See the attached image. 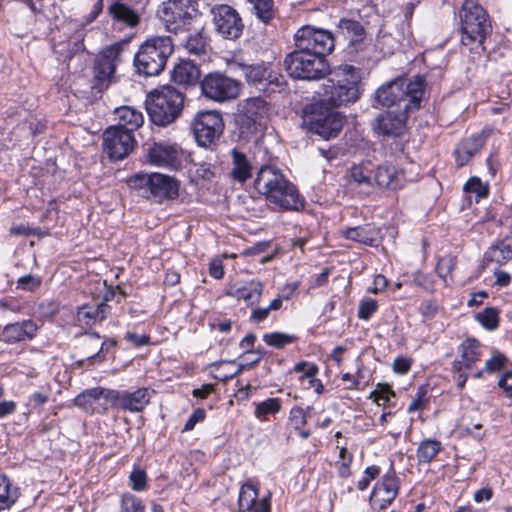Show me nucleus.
Here are the masks:
<instances>
[{
  "label": "nucleus",
  "mask_w": 512,
  "mask_h": 512,
  "mask_svg": "<svg viewBox=\"0 0 512 512\" xmlns=\"http://www.w3.org/2000/svg\"><path fill=\"white\" fill-rule=\"evenodd\" d=\"M325 78V83L316 91L317 102L337 108L355 103L360 98L361 73L358 68L339 65L331 68Z\"/></svg>",
  "instance_id": "obj_1"
},
{
  "label": "nucleus",
  "mask_w": 512,
  "mask_h": 512,
  "mask_svg": "<svg viewBox=\"0 0 512 512\" xmlns=\"http://www.w3.org/2000/svg\"><path fill=\"white\" fill-rule=\"evenodd\" d=\"M424 79L415 76L412 80L398 77L381 85L375 91V102L396 110H418L424 93Z\"/></svg>",
  "instance_id": "obj_2"
},
{
  "label": "nucleus",
  "mask_w": 512,
  "mask_h": 512,
  "mask_svg": "<svg viewBox=\"0 0 512 512\" xmlns=\"http://www.w3.org/2000/svg\"><path fill=\"white\" fill-rule=\"evenodd\" d=\"M183 105V93L170 85L151 92L146 100L150 120L158 126H167L174 122L181 114Z\"/></svg>",
  "instance_id": "obj_3"
},
{
  "label": "nucleus",
  "mask_w": 512,
  "mask_h": 512,
  "mask_svg": "<svg viewBox=\"0 0 512 512\" xmlns=\"http://www.w3.org/2000/svg\"><path fill=\"white\" fill-rule=\"evenodd\" d=\"M173 50L174 45L169 36H155L147 39L134 57L137 72L146 77L160 74Z\"/></svg>",
  "instance_id": "obj_4"
},
{
  "label": "nucleus",
  "mask_w": 512,
  "mask_h": 512,
  "mask_svg": "<svg viewBox=\"0 0 512 512\" xmlns=\"http://www.w3.org/2000/svg\"><path fill=\"white\" fill-rule=\"evenodd\" d=\"M461 42L465 46H480L491 29L485 10L473 0H465L460 10Z\"/></svg>",
  "instance_id": "obj_5"
},
{
  "label": "nucleus",
  "mask_w": 512,
  "mask_h": 512,
  "mask_svg": "<svg viewBox=\"0 0 512 512\" xmlns=\"http://www.w3.org/2000/svg\"><path fill=\"white\" fill-rule=\"evenodd\" d=\"M133 188L143 190L147 198L161 203L164 200H174L179 196V182L174 177L162 174H137L130 179Z\"/></svg>",
  "instance_id": "obj_6"
},
{
  "label": "nucleus",
  "mask_w": 512,
  "mask_h": 512,
  "mask_svg": "<svg viewBox=\"0 0 512 512\" xmlns=\"http://www.w3.org/2000/svg\"><path fill=\"white\" fill-rule=\"evenodd\" d=\"M304 123L311 132L329 140L338 136L344 126L345 116L335 107L316 101L310 113L306 115Z\"/></svg>",
  "instance_id": "obj_7"
},
{
  "label": "nucleus",
  "mask_w": 512,
  "mask_h": 512,
  "mask_svg": "<svg viewBox=\"0 0 512 512\" xmlns=\"http://www.w3.org/2000/svg\"><path fill=\"white\" fill-rule=\"evenodd\" d=\"M255 186L275 208L288 209V183L280 171L269 166L262 167Z\"/></svg>",
  "instance_id": "obj_8"
},
{
  "label": "nucleus",
  "mask_w": 512,
  "mask_h": 512,
  "mask_svg": "<svg viewBox=\"0 0 512 512\" xmlns=\"http://www.w3.org/2000/svg\"><path fill=\"white\" fill-rule=\"evenodd\" d=\"M327 53H290V76L304 80L325 78L331 69L325 58Z\"/></svg>",
  "instance_id": "obj_9"
},
{
  "label": "nucleus",
  "mask_w": 512,
  "mask_h": 512,
  "mask_svg": "<svg viewBox=\"0 0 512 512\" xmlns=\"http://www.w3.org/2000/svg\"><path fill=\"white\" fill-rule=\"evenodd\" d=\"M159 18L166 30L177 34L187 29L197 9L192 0H168L158 11Z\"/></svg>",
  "instance_id": "obj_10"
},
{
  "label": "nucleus",
  "mask_w": 512,
  "mask_h": 512,
  "mask_svg": "<svg viewBox=\"0 0 512 512\" xmlns=\"http://www.w3.org/2000/svg\"><path fill=\"white\" fill-rule=\"evenodd\" d=\"M295 49L290 53L332 52L335 41L331 32L303 26L294 34Z\"/></svg>",
  "instance_id": "obj_11"
},
{
  "label": "nucleus",
  "mask_w": 512,
  "mask_h": 512,
  "mask_svg": "<svg viewBox=\"0 0 512 512\" xmlns=\"http://www.w3.org/2000/svg\"><path fill=\"white\" fill-rule=\"evenodd\" d=\"M192 129L197 143L202 147H209L223 133L224 122L218 111H201L195 116Z\"/></svg>",
  "instance_id": "obj_12"
},
{
  "label": "nucleus",
  "mask_w": 512,
  "mask_h": 512,
  "mask_svg": "<svg viewBox=\"0 0 512 512\" xmlns=\"http://www.w3.org/2000/svg\"><path fill=\"white\" fill-rule=\"evenodd\" d=\"M241 83L222 73H209L201 82L202 94L216 102H225L239 96Z\"/></svg>",
  "instance_id": "obj_13"
},
{
  "label": "nucleus",
  "mask_w": 512,
  "mask_h": 512,
  "mask_svg": "<svg viewBox=\"0 0 512 512\" xmlns=\"http://www.w3.org/2000/svg\"><path fill=\"white\" fill-rule=\"evenodd\" d=\"M240 67L246 81L265 93L273 94L280 92L281 87L285 84L283 76L264 63L243 64Z\"/></svg>",
  "instance_id": "obj_14"
},
{
  "label": "nucleus",
  "mask_w": 512,
  "mask_h": 512,
  "mask_svg": "<svg viewBox=\"0 0 512 512\" xmlns=\"http://www.w3.org/2000/svg\"><path fill=\"white\" fill-rule=\"evenodd\" d=\"M211 14L217 33L223 38L235 40L242 35L244 23L235 8L227 4H218L211 8Z\"/></svg>",
  "instance_id": "obj_15"
},
{
  "label": "nucleus",
  "mask_w": 512,
  "mask_h": 512,
  "mask_svg": "<svg viewBox=\"0 0 512 512\" xmlns=\"http://www.w3.org/2000/svg\"><path fill=\"white\" fill-rule=\"evenodd\" d=\"M124 42H116L104 48L95 59L94 78L98 88H107L110 84L117 64L120 62L121 53L125 47Z\"/></svg>",
  "instance_id": "obj_16"
},
{
  "label": "nucleus",
  "mask_w": 512,
  "mask_h": 512,
  "mask_svg": "<svg viewBox=\"0 0 512 512\" xmlns=\"http://www.w3.org/2000/svg\"><path fill=\"white\" fill-rule=\"evenodd\" d=\"M134 144L133 134L119 127L111 126L103 134L104 150L113 160H122L127 157L133 150Z\"/></svg>",
  "instance_id": "obj_17"
},
{
  "label": "nucleus",
  "mask_w": 512,
  "mask_h": 512,
  "mask_svg": "<svg viewBox=\"0 0 512 512\" xmlns=\"http://www.w3.org/2000/svg\"><path fill=\"white\" fill-rule=\"evenodd\" d=\"M461 359L453 362V371L459 389L465 386L468 372L480 361V343L476 339H466L459 347Z\"/></svg>",
  "instance_id": "obj_18"
},
{
  "label": "nucleus",
  "mask_w": 512,
  "mask_h": 512,
  "mask_svg": "<svg viewBox=\"0 0 512 512\" xmlns=\"http://www.w3.org/2000/svg\"><path fill=\"white\" fill-rule=\"evenodd\" d=\"M146 146V156L150 164L164 168L180 166L181 150L178 145L163 141L146 144Z\"/></svg>",
  "instance_id": "obj_19"
},
{
  "label": "nucleus",
  "mask_w": 512,
  "mask_h": 512,
  "mask_svg": "<svg viewBox=\"0 0 512 512\" xmlns=\"http://www.w3.org/2000/svg\"><path fill=\"white\" fill-rule=\"evenodd\" d=\"M414 110H389L381 113L375 119L373 126L378 134L385 136H400L406 130L408 114Z\"/></svg>",
  "instance_id": "obj_20"
},
{
  "label": "nucleus",
  "mask_w": 512,
  "mask_h": 512,
  "mask_svg": "<svg viewBox=\"0 0 512 512\" xmlns=\"http://www.w3.org/2000/svg\"><path fill=\"white\" fill-rule=\"evenodd\" d=\"M398 494L397 479L394 474L385 475L373 488L370 503L373 507L383 509L389 505Z\"/></svg>",
  "instance_id": "obj_21"
},
{
  "label": "nucleus",
  "mask_w": 512,
  "mask_h": 512,
  "mask_svg": "<svg viewBox=\"0 0 512 512\" xmlns=\"http://www.w3.org/2000/svg\"><path fill=\"white\" fill-rule=\"evenodd\" d=\"M266 112V102L262 98H248L238 105V121L241 125L250 128L259 124Z\"/></svg>",
  "instance_id": "obj_22"
},
{
  "label": "nucleus",
  "mask_w": 512,
  "mask_h": 512,
  "mask_svg": "<svg viewBox=\"0 0 512 512\" xmlns=\"http://www.w3.org/2000/svg\"><path fill=\"white\" fill-rule=\"evenodd\" d=\"M374 181L380 189L389 191L402 189L406 183L404 171L388 164L377 167Z\"/></svg>",
  "instance_id": "obj_23"
},
{
  "label": "nucleus",
  "mask_w": 512,
  "mask_h": 512,
  "mask_svg": "<svg viewBox=\"0 0 512 512\" xmlns=\"http://www.w3.org/2000/svg\"><path fill=\"white\" fill-rule=\"evenodd\" d=\"M488 134L482 131L463 139L455 149L456 163L459 167L464 166L484 146Z\"/></svg>",
  "instance_id": "obj_24"
},
{
  "label": "nucleus",
  "mask_w": 512,
  "mask_h": 512,
  "mask_svg": "<svg viewBox=\"0 0 512 512\" xmlns=\"http://www.w3.org/2000/svg\"><path fill=\"white\" fill-rule=\"evenodd\" d=\"M263 284L258 280H250L246 282H239L231 285L227 291L226 295L234 297L238 300H243L246 303L253 305L258 303L262 292H263Z\"/></svg>",
  "instance_id": "obj_25"
},
{
  "label": "nucleus",
  "mask_w": 512,
  "mask_h": 512,
  "mask_svg": "<svg viewBox=\"0 0 512 512\" xmlns=\"http://www.w3.org/2000/svg\"><path fill=\"white\" fill-rule=\"evenodd\" d=\"M37 325L32 320H24L7 324L1 333L2 340L7 343H16L25 340H31L37 332Z\"/></svg>",
  "instance_id": "obj_26"
},
{
  "label": "nucleus",
  "mask_w": 512,
  "mask_h": 512,
  "mask_svg": "<svg viewBox=\"0 0 512 512\" xmlns=\"http://www.w3.org/2000/svg\"><path fill=\"white\" fill-rule=\"evenodd\" d=\"M114 114L117 120V125L114 127H119L131 134L144 123L142 112L130 106L116 108Z\"/></svg>",
  "instance_id": "obj_27"
},
{
  "label": "nucleus",
  "mask_w": 512,
  "mask_h": 512,
  "mask_svg": "<svg viewBox=\"0 0 512 512\" xmlns=\"http://www.w3.org/2000/svg\"><path fill=\"white\" fill-rule=\"evenodd\" d=\"M154 391L149 388H138L133 392L123 391L121 409L129 412H141L150 403Z\"/></svg>",
  "instance_id": "obj_28"
},
{
  "label": "nucleus",
  "mask_w": 512,
  "mask_h": 512,
  "mask_svg": "<svg viewBox=\"0 0 512 512\" xmlns=\"http://www.w3.org/2000/svg\"><path fill=\"white\" fill-rule=\"evenodd\" d=\"M106 301H108V297H105L101 303L85 304L79 307L77 311L78 321L85 325H92L106 319L111 313V307Z\"/></svg>",
  "instance_id": "obj_29"
},
{
  "label": "nucleus",
  "mask_w": 512,
  "mask_h": 512,
  "mask_svg": "<svg viewBox=\"0 0 512 512\" xmlns=\"http://www.w3.org/2000/svg\"><path fill=\"white\" fill-rule=\"evenodd\" d=\"M512 259V237L507 236L496 241L484 254V263H496L501 266Z\"/></svg>",
  "instance_id": "obj_30"
},
{
  "label": "nucleus",
  "mask_w": 512,
  "mask_h": 512,
  "mask_svg": "<svg viewBox=\"0 0 512 512\" xmlns=\"http://www.w3.org/2000/svg\"><path fill=\"white\" fill-rule=\"evenodd\" d=\"M231 170L230 177L239 183L246 182L252 176V164L247 156L237 149L231 151Z\"/></svg>",
  "instance_id": "obj_31"
},
{
  "label": "nucleus",
  "mask_w": 512,
  "mask_h": 512,
  "mask_svg": "<svg viewBox=\"0 0 512 512\" xmlns=\"http://www.w3.org/2000/svg\"><path fill=\"white\" fill-rule=\"evenodd\" d=\"M200 77L199 68L191 61H181L172 71V80L180 85H191Z\"/></svg>",
  "instance_id": "obj_32"
},
{
  "label": "nucleus",
  "mask_w": 512,
  "mask_h": 512,
  "mask_svg": "<svg viewBox=\"0 0 512 512\" xmlns=\"http://www.w3.org/2000/svg\"><path fill=\"white\" fill-rule=\"evenodd\" d=\"M108 13L115 21L124 23L129 27H135L139 23V15L131 7L127 6L120 0L114 1L108 7Z\"/></svg>",
  "instance_id": "obj_33"
},
{
  "label": "nucleus",
  "mask_w": 512,
  "mask_h": 512,
  "mask_svg": "<svg viewBox=\"0 0 512 512\" xmlns=\"http://www.w3.org/2000/svg\"><path fill=\"white\" fill-rule=\"evenodd\" d=\"M376 231L371 225L350 227L342 231V236L364 245L372 246L376 240Z\"/></svg>",
  "instance_id": "obj_34"
},
{
  "label": "nucleus",
  "mask_w": 512,
  "mask_h": 512,
  "mask_svg": "<svg viewBox=\"0 0 512 512\" xmlns=\"http://www.w3.org/2000/svg\"><path fill=\"white\" fill-rule=\"evenodd\" d=\"M185 48L190 54L198 56L206 54L210 48L207 31L202 28L201 30L191 33L186 39Z\"/></svg>",
  "instance_id": "obj_35"
},
{
  "label": "nucleus",
  "mask_w": 512,
  "mask_h": 512,
  "mask_svg": "<svg viewBox=\"0 0 512 512\" xmlns=\"http://www.w3.org/2000/svg\"><path fill=\"white\" fill-rule=\"evenodd\" d=\"M20 497L19 488L13 487L6 475L0 476V511L9 510Z\"/></svg>",
  "instance_id": "obj_36"
},
{
  "label": "nucleus",
  "mask_w": 512,
  "mask_h": 512,
  "mask_svg": "<svg viewBox=\"0 0 512 512\" xmlns=\"http://www.w3.org/2000/svg\"><path fill=\"white\" fill-rule=\"evenodd\" d=\"M100 400L99 387L87 389L77 395L74 399V404L88 413L98 412L101 413L99 406Z\"/></svg>",
  "instance_id": "obj_37"
},
{
  "label": "nucleus",
  "mask_w": 512,
  "mask_h": 512,
  "mask_svg": "<svg viewBox=\"0 0 512 512\" xmlns=\"http://www.w3.org/2000/svg\"><path fill=\"white\" fill-rule=\"evenodd\" d=\"M441 449L442 444L436 439H425L421 441L416 450L418 463L429 464L439 454Z\"/></svg>",
  "instance_id": "obj_38"
},
{
  "label": "nucleus",
  "mask_w": 512,
  "mask_h": 512,
  "mask_svg": "<svg viewBox=\"0 0 512 512\" xmlns=\"http://www.w3.org/2000/svg\"><path fill=\"white\" fill-rule=\"evenodd\" d=\"M338 28L341 34L346 37L351 44L362 41L365 35L362 24L355 20L341 19Z\"/></svg>",
  "instance_id": "obj_39"
},
{
  "label": "nucleus",
  "mask_w": 512,
  "mask_h": 512,
  "mask_svg": "<svg viewBox=\"0 0 512 512\" xmlns=\"http://www.w3.org/2000/svg\"><path fill=\"white\" fill-rule=\"evenodd\" d=\"M258 483L253 479H249L241 485L239 491L238 505L240 511L248 509L258 500Z\"/></svg>",
  "instance_id": "obj_40"
},
{
  "label": "nucleus",
  "mask_w": 512,
  "mask_h": 512,
  "mask_svg": "<svg viewBox=\"0 0 512 512\" xmlns=\"http://www.w3.org/2000/svg\"><path fill=\"white\" fill-rule=\"evenodd\" d=\"M100 399H104V403L99 405L102 413H105L109 407H118L121 409V401L123 391L99 387Z\"/></svg>",
  "instance_id": "obj_41"
},
{
  "label": "nucleus",
  "mask_w": 512,
  "mask_h": 512,
  "mask_svg": "<svg viewBox=\"0 0 512 512\" xmlns=\"http://www.w3.org/2000/svg\"><path fill=\"white\" fill-rule=\"evenodd\" d=\"M281 403L278 398H269L256 404L255 416L261 420L267 419L280 411Z\"/></svg>",
  "instance_id": "obj_42"
},
{
  "label": "nucleus",
  "mask_w": 512,
  "mask_h": 512,
  "mask_svg": "<svg viewBox=\"0 0 512 512\" xmlns=\"http://www.w3.org/2000/svg\"><path fill=\"white\" fill-rule=\"evenodd\" d=\"M253 4L256 16L263 22L267 23L274 15L273 0H247Z\"/></svg>",
  "instance_id": "obj_43"
},
{
  "label": "nucleus",
  "mask_w": 512,
  "mask_h": 512,
  "mask_svg": "<svg viewBox=\"0 0 512 512\" xmlns=\"http://www.w3.org/2000/svg\"><path fill=\"white\" fill-rule=\"evenodd\" d=\"M456 262V257L452 255H445L439 258L436 265V272L445 284H448V277L452 274Z\"/></svg>",
  "instance_id": "obj_44"
},
{
  "label": "nucleus",
  "mask_w": 512,
  "mask_h": 512,
  "mask_svg": "<svg viewBox=\"0 0 512 512\" xmlns=\"http://www.w3.org/2000/svg\"><path fill=\"white\" fill-rule=\"evenodd\" d=\"M121 512H145L142 500L131 493H125L120 501Z\"/></svg>",
  "instance_id": "obj_45"
},
{
  "label": "nucleus",
  "mask_w": 512,
  "mask_h": 512,
  "mask_svg": "<svg viewBox=\"0 0 512 512\" xmlns=\"http://www.w3.org/2000/svg\"><path fill=\"white\" fill-rule=\"evenodd\" d=\"M476 319L486 329L494 330L498 326V310L493 307H487L476 315Z\"/></svg>",
  "instance_id": "obj_46"
},
{
  "label": "nucleus",
  "mask_w": 512,
  "mask_h": 512,
  "mask_svg": "<svg viewBox=\"0 0 512 512\" xmlns=\"http://www.w3.org/2000/svg\"><path fill=\"white\" fill-rule=\"evenodd\" d=\"M306 422L304 411L301 408H293L290 410V426H293L296 434L301 438H307L310 432L300 430V427Z\"/></svg>",
  "instance_id": "obj_47"
},
{
  "label": "nucleus",
  "mask_w": 512,
  "mask_h": 512,
  "mask_svg": "<svg viewBox=\"0 0 512 512\" xmlns=\"http://www.w3.org/2000/svg\"><path fill=\"white\" fill-rule=\"evenodd\" d=\"M234 364H235V361H221V362L214 363L212 366L215 368V371H216L215 378L220 381L226 382V381L232 379L233 377H235L237 374H239L242 371L243 365H239L238 368L234 371H223V368L225 366L234 365Z\"/></svg>",
  "instance_id": "obj_48"
},
{
  "label": "nucleus",
  "mask_w": 512,
  "mask_h": 512,
  "mask_svg": "<svg viewBox=\"0 0 512 512\" xmlns=\"http://www.w3.org/2000/svg\"><path fill=\"white\" fill-rule=\"evenodd\" d=\"M293 371L299 374V379L303 382L318 373V367L314 363L307 361H300L295 364Z\"/></svg>",
  "instance_id": "obj_49"
},
{
  "label": "nucleus",
  "mask_w": 512,
  "mask_h": 512,
  "mask_svg": "<svg viewBox=\"0 0 512 512\" xmlns=\"http://www.w3.org/2000/svg\"><path fill=\"white\" fill-rule=\"evenodd\" d=\"M464 190L475 193L479 198L487 197L489 193L488 186L477 177H471L464 185Z\"/></svg>",
  "instance_id": "obj_50"
},
{
  "label": "nucleus",
  "mask_w": 512,
  "mask_h": 512,
  "mask_svg": "<svg viewBox=\"0 0 512 512\" xmlns=\"http://www.w3.org/2000/svg\"><path fill=\"white\" fill-rule=\"evenodd\" d=\"M394 396V392L386 384H378L376 389L371 393L372 398L378 405H385L390 397Z\"/></svg>",
  "instance_id": "obj_51"
},
{
  "label": "nucleus",
  "mask_w": 512,
  "mask_h": 512,
  "mask_svg": "<svg viewBox=\"0 0 512 512\" xmlns=\"http://www.w3.org/2000/svg\"><path fill=\"white\" fill-rule=\"evenodd\" d=\"M133 490L142 491L146 488L147 475L142 469H134L129 476Z\"/></svg>",
  "instance_id": "obj_52"
},
{
  "label": "nucleus",
  "mask_w": 512,
  "mask_h": 512,
  "mask_svg": "<svg viewBox=\"0 0 512 512\" xmlns=\"http://www.w3.org/2000/svg\"><path fill=\"white\" fill-rule=\"evenodd\" d=\"M263 341L274 348H283L288 344V335L279 332L264 334Z\"/></svg>",
  "instance_id": "obj_53"
},
{
  "label": "nucleus",
  "mask_w": 512,
  "mask_h": 512,
  "mask_svg": "<svg viewBox=\"0 0 512 512\" xmlns=\"http://www.w3.org/2000/svg\"><path fill=\"white\" fill-rule=\"evenodd\" d=\"M350 176H351L352 181L355 182L359 186H362V185H365L368 187L372 186V181H371L370 176H368L365 173L364 168L360 165H354L351 168Z\"/></svg>",
  "instance_id": "obj_54"
},
{
  "label": "nucleus",
  "mask_w": 512,
  "mask_h": 512,
  "mask_svg": "<svg viewBox=\"0 0 512 512\" xmlns=\"http://www.w3.org/2000/svg\"><path fill=\"white\" fill-rule=\"evenodd\" d=\"M377 310V302L372 299L363 300L358 308V317L362 320H368Z\"/></svg>",
  "instance_id": "obj_55"
},
{
  "label": "nucleus",
  "mask_w": 512,
  "mask_h": 512,
  "mask_svg": "<svg viewBox=\"0 0 512 512\" xmlns=\"http://www.w3.org/2000/svg\"><path fill=\"white\" fill-rule=\"evenodd\" d=\"M206 413L202 408L196 409L186 421L182 432H188L194 429L195 425L205 419Z\"/></svg>",
  "instance_id": "obj_56"
},
{
  "label": "nucleus",
  "mask_w": 512,
  "mask_h": 512,
  "mask_svg": "<svg viewBox=\"0 0 512 512\" xmlns=\"http://www.w3.org/2000/svg\"><path fill=\"white\" fill-rule=\"evenodd\" d=\"M49 400V392L48 391H36L29 396L27 405L36 408L44 405Z\"/></svg>",
  "instance_id": "obj_57"
},
{
  "label": "nucleus",
  "mask_w": 512,
  "mask_h": 512,
  "mask_svg": "<svg viewBox=\"0 0 512 512\" xmlns=\"http://www.w3.org/2000/svg\"><path fill=\"white\" fill-rule=\"evenodd\" d=\"M310 234L309 232H305L303 236L297 238L295 241H293L292 245H290V252L293 251V258H296L298 260L301 259L300 254L304 253V245L306 244L307 240L309 239Z\"/></svg>",
  "instance_id": "obj_58"
},
{
  "label": "nucleus",
  "mask_w": 512,
  "mask_h": 512,
  "mask_svg": "<svg viewBox=\"0 0 512 512\" xmlns=\"http://www.w3.org/2000/svg\"><path fill=\"white\" fill-rule=\"evenodd\" d=\"M506 362V358L501 354H496L492 358L486 361L485 363V371L488 373H493L495 371L500 370L504 363Z\"/></svg>",
  "instance_id": "obj_59"
},
{
  "label": "nucleus",
  "mask_w": 512,
  "mask_h": 512,
  "mask_svg": "<svg viewBox=\"0 0 512 512\" xmlns=\"http://www.w3.org/2000/svg\"><path fill=\"white\" fill-rule=\"evenodd\" d=\"M41 284V281L39 278H36L32 275H24L19 278L18 280V286L22 289L33 291L36 288H38Z\"/></svg>",
  "instance_id": "obj_60"
},
{
  "label": "nucleus",
  "mask_w": 512,
  "mask_h": 512,
  "mask_svg": "<svg viewBox=\"0 0 512 512\" xmlns=\"http://www.w3.org/2000/svg\"><path fill=\"white\" fill-rule=\"evenodd\" d=\"M305 200L302 198L296 187L290 184V210H301L304 208Z\"/></svg>",
  "instance_id": "obj_61"
},
{
  "label": "nucleus",
  "mask_w": 512,
  "mask_h": 512,
  "mask_svg": "<svg viewBox=\"0 0 512 512\" xmlns=\"http://www.w3.org/2000/svg\"><path fill=\"white\" fill-rule=\"evenodd\" d=\"M125 339L131 343L135 347H142L149 343V336L147 335H138L133 332H128L125 336Z\"/></svg>",
  "instance_id": "obj_62"
},
{
  "label": "nucleus",
  "mask_w": 512,
  "mask_h": 512,
  "mask_svg": "<svg viewBox=\"0 0 512 512\" xmlns=\"http://www.w3.org/2000/svg\"><path fill=\"white\" fill-rule=\"evenodd\" d=\"M242 512H270V503L267 497L258 499L250 508L244 509Z\"/></svg>",
  "instance_id": "obj_63"
},
{
  "label": "nucleus",
  "mask_w": 512,
  "mask_h": 512,
  "mask_svg": "<svg viewBox=\"0 0 512 512\" xmlns=\"http://www.w3.org/2000/svg\"><path fill=\"white\" fill-rule=\"evenodd\" d=\"M411 360L405 357H397L393 362V370L400 374H405L410 370Z\"/></svg>",
  "instance_id": "obj_64"
}]
</instances>
